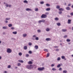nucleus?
<instances>
[{"label":"nucleus","mask_w":73,"mask_h":73,"mask_svg":"<svg viewBox=\"0 0 73 73\" xmlns=\"http://www.w3.org/2000/svg\"><path fill=\"white\" fill-rule=\"evenodd\" d=\"M7 52L8 53H11L12 52V50L9 48H8L7 49Z\"/></svg>","instance_id":"1"},{"label":"nucleus","mask_w":73,"mask_h":73,"mask_svg":"<svg viewBox=\"0 0 73 73\" xmlns=\"http://www.w3.org/2000/svg\"><path fill=\"white\" fill-rule=\"evenodd\" d=\"M47 17V15H45L44 14H42V16H41V17L42 19H45V18H46V17Z\"/></svg>","instance_id":"2"},{"label":"nucleus","mask_w":73,"mask_h":73,"mask_svg":"<svg viewBox=\"0 0 73 73\" xmlns=\"http://www.w3.org/2000/svg\"><path fill=\"white\" fill-rule=\"evenodd\" d=\"M27 68L28 69H31L32 68V65H28L27 66Z\"/></svg>","instance_id":"3"},{"label":"nucleus","mask_w":73,"mask_h":73,"mask_svg":"<svg viewBox=\"0 0 73 73\" xmlns=\"http://www.w3.org/2000/svg\"><path fill=\"white\" fill-rule=\"evenodd\" d=\"M44 69V67H40L38 68V70L39 71H41V70H43Z\"/></svg>","instance_id":"4"},{"label":"nucleus","mask_w":73,"mask_h":73,"mask_svg":"<svg viewBox=\"0 0 73 73\" xmlns=\"http://www.w3.org/2000/svg\"><path fill=\"white\" fill-rule=\"evenodd\" d=\"M44 22H45V20L42 19V20L39 21L38 23H44Z\"/></svg>","instance_id":"5"},{"label":"nucleus","mask_w":73,"mask_h":73,"mask_svg":"<svg viewBox=\"0 0 73 73\" xmlns=\"http://www.w3.org/2000/svg\"><path fill=\"white\" fill-rule=\"evenodd\" d=\"M66 9V10H68V11H69V10H70V7H67Z\"/></svg>","instance_id":"6"},{"label":"nucleus","mask_w":73,"mask_h":73,"mask_svg":"<svg viewBox=\"0 0 73 73\" xmlns=\"http://www.w3.org/2000/svg\"><path fill=\"white\" fill-rule=\"evenodd\" d=\"M26 10L27 11H32V10L31 9H29V8H27L26 9Z\"/></svg>","instance_id":"7"},{"label":"nucleus","mask_w":73,"mask_h":73,"mask_svg":"<svg viewBox=\"0 0 73 73\" xmlns=\"http://www.w3.org/2000/svg\"><path fill=\"white\" fill-rule=\"evenodd\" d=\"M32 68H34V69H36L37 68V66L35 65H33L32 66Z\"/></svg>","instance_id":"8"},{"label":"nucleus","mask_w":73,"mask_h":73,"mask_svg":"<svg viewBox=\"0 0 73 73\" xmlns=\"http://www.w3.org/2000/svg\"><path fill=\"white\" fill-rule=\"evenodd\" d=\"M35 48V49H37L38 48V46L35 45L34 46Z\"/></svg>","instance_id":"9"},{"label":"nucleus","mask_w":73,"mask_h":73,"mask_svg":"<svg viewBox=\"0 0 73 73\" xmlns=\"http://www.w3.org/2000/svg\"><path fill=\"white\" fill-rule=\"evenodd\" d=\"M8 27H3V29H8Z\"/></svg>","instance_id":"10"},{"label":"nucleus","mask_w":73,"mask_h":73,"mask_svg":"<svg viewBox=\"0 0 73 73\" xmlns=\"http://www.w3.org/2000/svg\"><path fill=\"white\" fill-rule=\"evenodd\" d=\"M19 62H21V63H23L24 62V61L22 60H18Z\"/></svg>","instance_id":"11"},{"label":"nucleus","mask_w":73,"mask_h":73,"mask_svg":"<svg viewBox=\"0 0 73 73\" xmlns=\"http://www.w3.org/2000/svg\"><path fill=\"white\" fill-rule=\"evenodd\" d=\"M62 32H66V31H67V30L66 29H62Z\"/></svg>","instance_id":"12"},{"label":"nucleus","mask_w":73,"mask_h":73,"mask_svg":"<svg viewBox=\"0 0 73 73\" xmlns=\"http://www.w3.org/2000/svg\"><path fill=\"white\" fill-rule=\"evenodd\" d=\"M46 41H50V40H51V39L49 38H47L46 39Z\"/></svg>","instance_id":"13"},{"label":"nucleus","mask_w":73,"mask_h":73,"mask_svg":"<svg viewBox=\"0 0 73 73\" xmlns=\"http://www.w3.org/2000/svg\"><path fill=\"white\" fill-rule=\"evenodd\" d=\"M8 26L9 27H12V25L11 24H9L8 25Z\"/></svg>","instance_id":"14"},{"label":"nucleus","mask_w":73,"mask_h":73,"mask_svg":"<svg viewBox=\"0 0 73 73\" xmlns=\"http://www.w3.org/2000/svg\"><path fill=\"white\" fill-rule=\"evenodd\" d=\"M56 25L58 26H60L61 25V23H56Z\"/></svg>","instance_id":"15"},{"label":"nucleus","mask_w":73,"mask_h":73,"mask_svg":"<svg viewBox=\"0 0 73 73\" xmlns=\"http://www.w3.org/2000/svg\"><path fill=\"white\" fill-rule=\"evenodd\" d=\"M46 31H47V32H49V31H50V29L49 28H47L46 30Z\"/></svg>","instance_id":"16"},{"label":"nucleus","mask_w":73,"mask_h":73,"mask_svg":"<svg viewBox=\"0 0 73 73\" xmlns=\"http://www.w3.org/2000/svg\"><path fill=\"white\" fill-rule=\"evenodd\" d=\"M35 11L36 12H37V11H38V9L37 8H36L35 9Z\"/></svg>","instance_id":"17"},{"label":"nucleus","mask_w":73,"mask_h":73,"mask_svg":"<svg viewBox=\"0 0 73 73\" xmlns=\"http://www.w3.org/2000/svg\"><path fill=\"white\" fill-rule=\"evenodd\" d=\"M23 36L24 37H25L27 36V34H23Z\"/></svg>","instance_id":"18"},{"label":"nucleus","mask_w":73,"mask_h":73,"mask_svg":"<svg viewBox=\"0 0 73 73\" xmlns=\"http://www.w3.org/2000/svg\"><path fill=\"white\" fill-rule=\"evenodd\" d=\"M70 22H71V20L70 19L68 20V24H70Z\"/></svg>","instance_id":"19"},{"label":"nucleus","mask_w":73,"mask_h":73,"mask_svg":"<svg viewBox=\"0 0 73 73\" xmlns=\"http://www.w3.org/2000/svg\"><path fill=\"white\" fill-rule=\"evenodd\" d=\"M24 49L25 50H26L27 49V46H24Z\"/></svg>","instance_id":"20"},{"label":"nucleus","mask_w":73,"mask_h":73,"mask_svg":"<svg viewBox=\"0 0 73 73\" xmlns=\"http://www.w3.org/2000/svg\"><path fill=\"white\" fill-rule=\"evenodd\" d=\"M54 20L55 21H58L59 20V19L58 18L56 17L55 18Z\"/></svg>","instance_id":"21"},{"label":"nucleus","mask_w":73,"mask_h":73,"mask_svg":"<svg viewBox=\"0 0 73 73\" xmlns=\"http://www.w3.org/2000/svg\"><path fill=\"white\" fill-rule=\"evenodd\" d=\"M59 10L60 11H64V9L61 8L59 9Z\"/></svg>","instance_id":"22"},{"label":"nucleus","mask_w":73,"mask_h":73,"mask_svg":"<svg viewBox=\"0 0 73 73\" xmlns=\"http://www.w3.org/2000/svg\"><path fill=\"white\" fill-rule=\"evenodd\" d=\"M24 3H26V4H28V2L27 0H25L23 1Z\"/></svg>","instance_id":"23"},{"label":"nucleus","mask_w":73,"mask_h":73,"mask_svg":"<svg viewBox=\"0 0 73 73\" xmlns=\"http://www.w3.org/2000/svg\"><path fill=\"white\" fill-rule=\"evenodd\" d=\"M28 64H32V62L31 61H29L28 62Z\"/></svg>","instance_id":"24"},{"label":"nucleus","mask_w":73,"mask_h":73,"mask_svg":"<svg viewBox=\"0 0 73 73\" xmlns=\"http://www.w3.org/2000/svg\"><path fill=\"white\" fill-rule=\"evenodd\" d=\"M61 60V58H60V57H58L57 58V61H60Z\"/></svg>","instance_id":"25"},{"label":"nucleus","mask_w":73,"mask_h":73,"mask_svg":"<svg viewBox=\"0 0 73 73\" xmlns=\"http://www.w3.org/2000/svg\"><path fill=\"white\" fill-rule=\"evenodd\" d=\"M13 34H14V35H16L17 34V32L16 31H14L13 32Z\"/></svg>","instance_id":"26"},{"label":"nucleus","mask_w":73,"mask_h":73,"mask_svg":"<svg viewBox=\"0 0 73 73\" xmlns=\"http://www.w3.org/2000/svg\"><path fill=\"white\" fill-rule=\"evenodd\" d=\"M50 8H47L46 9V10L47 11H50Z\"/></svg>","instance_id":"27"},{"label":"nucleus","mask_w":73,"mask_h":73,"mask_svg":"<svg viewBox=\"0 0 73 73\" xmlns=\"http://www.w3.org/2000/svg\"><path fill=\"white\" fill-rule=\"evenodd\" d=\"M62 11H59L58 13L59 14H60V15H61V14H62Z\"/></svg>","instance_id":"28"},{"label":"nucleus","mask_w":73,"mask_h":73,"mask_svg":"<svg viewBox=\"0 0 73 73\" xmlns=\"http://www.w3.org/2000/svg\"><path fill=\"white\" fill-rule=\"evenodd\" d=\"M63 73H67V71L66 70H65L63 71Z\"/></svg>","instance_id":"29"},{"label":"nucleus","mask_w":73,"mask_h":73,"mask_svg":"<svg viewBox=\"0 0 73 73\" xmlns=\"http://www.w3.org/2000/svg\"><path fill=\"white\" fill-rule=\"evenodd\" d=\"M29 56V54H26V57H28Z\"/></svg>","instance_id":"30"},{"label":"nucleus","mask_w":73,"mask_h":73,"mask_svg":"<svg viewBox=\"0 0 73 73\" xmlns=\"http://www.w3.org/2000/svg\"><path fill=\"white\" fill-rule=\"evenodd\" d=\"M60 7L59 5H57V6L56 7V8L57 9H60Z\"/></svg>","instance_id":"31"},{"label":"nucleus","mask_w":73,"mask_h":73,"mask_svg":"<svg viewBox=\"0 0 73 73\" xmlns=\"http://www.w3.org/2000/svg\"><path fill=\"white\" fill-rule=\"evenodd\" d=\"M65 56H62V59H63V60H64V59H65Z\"/></svg>","instance_id":"32"},{"label":"nucleus","mask_w":73,"mask_h":73,"mask_svg":"<svg viewBox=\"0 0 73 73\" xmlns=\"http://www.w3.org/2000/svg\"><path fill=\"white\" fill-rule=\"evenodd\" d=\"M67 42H70V40L69 39H67L66 40Z\"/></svg>","instance_id":"33"},{"label":"nucleus","mask_w":73,"mask_h":73,"mask_svg":"<svg viewBox=\"0 0 73 73\" xmlns=\"http://www.w3.org/2000/svg\"><path fill=\"white\" fill-rule=\"evenodd\" d=\"M49 54H50L49 53H47V55H46V57H49Z\"/></svg>","instance_id":"34"},{"label":"nucleus","mask_w":73,"mask_h":73,"mask_svg":"<svg viewBox=\"0 0 73 73\" xmlns=\"http://www.w3.org/2000/svg\"><path fill=\"white\" fill-rule=\"evenodd\" d=\"M18 66H21V63H18Z\"/></svg>","instance_id":"35"},{"label":"nucleus","mask_w":73,"mask_h":73,"mask_svg":"<svg viewBox=\"0 0 73 73\" xmlns=\"http://www.w3.org/2000/svg\"><path fill=\"white\" fill-rule=\"evenodd\" d=\"M60 66H61V64H59L57 66V68H59Z\"/></svg>","instance_id":"36"},{"label":"nucleus","mask_w":73,"mask_h":73,"mask_svg":"<svg viewBox=\"0 0 73 73\" xmlns=\"http://www.w3.org/2000/svg\"><path fill=\"white\" fill-rule=\"evenodd\" d=\"M40 4H43L44 3V2L43 1H41L40 2Z\"/></svg>","instance_id":"37"},{"label":"nucleus","mask_w":73,"mask_h":73,"mask_svg":"<svg viewBox=\"0 0 73 73\" xmlns=\"http://www.w3.org/2000/svg\"><path fill=\"white\" fill-rule=\"evenodd\" d=\"M46 5L47 7H49V6H50V5L49 4L47 3L46 4Z\"/></svg>","instance_id":"38"},{"label":"nucleus","mask_w":73,"mask_h":73,"mask_svg":"<svg viewBox=\"0 0 73 73\" xmlns=\"http://www.w3.org/2000/svg\"><path fill=\"white\" fill-rule=\"evenodd\" d=\"M10 18H6L5 20H10Z\"/></svg>","instance_id":"39"},{"label":"nucleus","mask_w":73,"mask_h":73,"mask_svg":"<svg viewBox=\"0 0 73 73\" xmlns=\"http://www.w3.org/2000/svg\"><path fill=\"white\" fill-rule=\"evenodd\" d=\"M52 70L54 71V70H56V69L53 68L52 69Z\"/></svg>","instance_id":"40"},{"label":"nucleus","mask_w":73,"mask_h":73,"mask_svg":"<svg viewBox=\"0 0 73 73\" xmlns=\"http://www.w3.org/2000/svg\"><path fill=\"white\" fill-rule=\"evenodd\" d=\"M44 50L45 52H48V49H44Z\"/></svg>","instance_id":"41"},{"label":"nucleus","mask_w":73,"mask_h":73,"mask_svg":"<svg viewBox=\"0 0 73 73\" xmlns=\"http://www.w3.org/2000/svg\"><path fill=\"white\" fill-rule=\"evenodd\" d=\"M32 45V43H31V42L29 43V46H31V45Z\"/></svg>","instance_id":"42"},{"label":"nucleus","mask_w":73,"mask_h":73,"mask_svg":"<svg viewBox=\"0 0 73 73\" xmlns=\"http://www.w3.org/2000/svg\"><path fill=\"white\" fill-rule=\"evenodd\" d=\"M19 56H21V55H22V53L21 52H20L19 53Z\"/></svg>","instance_id":"43"},{"label":"nucleus","mask_w":73,"mask_h":73,"mask_svg":"<svg viewBox=\"0 0 73 73\" xmlns=\"http://www.w3.org/2000/svg\"><path fill=\"white\" fill-rule=\"evenodd\" d=\"M11 65H9L7 67V68H11Z\"/></svg>","instance_id":"44"},{"label":"nucleus","mask_w":73,"mask_h":73,"mask_svg":"<svg viewBox=\"0 0 73 73\" xmlns=\"http://www.w3.org/2000/svg\"><path fill=\"white\" fill-rule=\"evenodd\" d=\"M29 53L30 54H32V52L31 51H29Z\"/></svg>","instance_id":"45"},{"label":"nucleus","mask_w":73,"mask_h":73,"mask_svg":"<svg viewBox=\"0 0 73 73\" xmlns=\"http://www.w3.org/2000/svg\"><path fill=\"white\" fill-rule=\"evenodd\" d=\"M35 40H38V37H36L35 38Z\"/></svg>","instance_id":"46"},{"label":"nucleus","mask_w":73,"mask_h":73,"mask_svg":"<svg viewBox=\"0 0 73 73\" xmlns=\"http://www.w3.org/2000/svg\"><path fill=\"white\" fill-rule=\"evenodd\" d=\"M70 15L71 16H73V12L71 13L70 14Z\"/></svg>","instance_id":"47"},{"label":"nucleus","mask_w":73,"mask_h":73,"mask_svg":"<svg viewBox=\"0 0 73 73\" xmlns=\"http://www.w3.org/2000/svg\"><path fill=\"white\" fill-rule=\"evenodd\" d=\"M37 32L40 33V32H41V30H38Z\"/></svg>","instance_id":"48"},{"label":"nucleus","mask_w":73,"mask_h":73,"mask_svg":"<svg viewBox=\"0 0 73 73\" xmlns=\"http://www.w3.org/2000/svg\"><path fill=\"white\" fill-rule=\"evenodd\" d=\"M67 35H66L65 36H64V38H66V37H67Z\"/></svg>","instance_id":"49"},{"label":"nucleus","mask_w":73,"mask_h":73,"mask_svg":"<svg viewBox=\"0 0 73 73\" xmlns=\"http://www.w3.org/2000/svg\"><path fill=\"white\" fill-rule=\"evenodd\" d=\"M56 51H57V52H58V51H59V49H56Z\"/></svg>","instance_id":"50"},{"label":"nucleus","mask_w":73,"mask_h":73,"mask_svg":"<svg viewBox=\"0 0 73 73\" xmlns=\"http://www.w3.org/2000/svg\"><path fill=\"white\" fill-rule=\"evenodd\" d=\"M8 23V21H5V23H6V24H7V23Z\"/></svg>","instance_id":"51"},{"label":"nucleus","mask_w":73,"mask_h":73,"mask_svg":"<svg viewBox=\"0 0 73 73\" xmlns=\"http://www.w3.org/2000/svg\"><path fill=\"white\" fill-rule=\"evenodd\" d=\"M8 4H7L6 3V6L7 7H8Z\"/></svg>","instance_id":"52"},{"label":"nucleus","mask_w":73,"mask_h":73,"mask_svg":"<svg viewBox=\"0 0 73 73\" xmlns=\"http://www.w3.org/2000/svg\"><path fill=\"white\" fill-rule=\"evenodd\" d=\"M54 66V64H52L51 65V66H52V67Z\"/></svg>","instance_id":"53"},{"label":"nucleus","mask_w":73,"mask_h":73,"mask_svg":"<svg viewBox=\"0 0 73 73\" xmlns=\"http://www.w3.org/2000/svg\"><path fill=\"white\" fill-rule=\"evenodd\" d=\"M59 70L60 71L62 70V68H59Z\"/></svg>","instance_id":"54"},{"label":"nucleus","mask_w":73,"mask_h":73,"mask_svg":"<svg viewBox=\"0 0 73 73\" xmlns=\"http://www.w3.org/2000/svg\"><path fill=\"white\" fill-rule=\"evenodd\" d=\"M36 35H34L33 36V37H36Z\"/></svg>","instance_id":"55"},{"label":"nucleus","mask_w":73,"mask_h":73,"mask_svg":"<svg viewBox=\"0 0 73 73\" xmlns=\"http://www.w3.org/2000/svg\"><path fill=\"white\" fill-rule=\"evenodd\" d=\"M67 17L70 18V16H69V15H67Z\"/></svg>","instance_id":"56"},{"label":"nucleus","mask_w":73,"mask_h":73,"mask_svg":"<svg viewBox=\"0 0 73 73\" xmlns=\"http://www.w3.org/2000/svg\"><path fill=\"white\" fill-rule=\"evenodd\" d=\"M71 5V4H69L68 5V6L69 7H70Z\"/></svg>","instance_id":"57"},{"label":"nucleus","mask_w":73,"mask_h":73,"mask_svg":"<svg viewBox=\"0 0 73 73\" xmlns=\"http://www.w3.org/2000/svg\"><path fill=\"white\" fill-rule=\"evenodd\" d=\"M54 48H58V46H54Z\"/></svg>","instance_id":"58"},{"label":"nucleus","mask_w":73,"mask_h":73,"mask_svg":"<svg viewBox=\"0 0 73 73\" xmlns=\"http://www.w3.org/2000/svg\"><path fill=\"white\" fill-rule=\"evenodd\" d=\"M11 40H15V38H11Z\"/></svg>","instance_id":"59"},{"label":"nucleus","mask_w":73,"mask_h":73,"mask_svg":"<svg viewBox=\"0 0 73 73\" xmlns=\"http://www.w3.org/2000/svg\"><path fill=\"white\" fill-rule=\"evenodd\" d=\"M8 6L9 7V8H10V7H11V5H9Z\"/></svg>","instance_id":"60"},{"label":"nucleus","mask_w":73,"mask_h":73,"mask_svg":"<svg viewBox=\"0 0 73 73\" xmlns=\"http://www.w3.org/2000/svg\"><path fill=\"white\" fill-rule=\"evenodd\" d=\"M11 29H14V27H12L11 28Z\"/></svg>","instance_id":"61"},{"label":"nucleus","mask_w":73,"mask_h":73,"mask_svg":"<svg viewBox=\"0 0 73 73\" xmlns=\"http://www.w3.org/2000/svg\"><path fill=\"white\" fill-rule=\"evenodd\" d=\"M46 15H48V14H49V13L47 12L46 13Z\"/></svg>","instance_id":"62"},{"label":"nucleus","mask_w":73,"mask_h":73,"mask_svg":"<svg viewBox=\"0 0 73 73\" xmlns=\"http://www.w3.org/2000/svg\"><path fill=\"white\" fill-rule=\"evenodd\" d=\"M2 57H1V56H0V60H1V59Z\"/></svg>","instance_id":"63"},{"label":"nucleus","mask_w":73,"mask_h":73,"mask_svg":"<svg viewBox=\"0 0 73 73\" xmlns=\"http://www.w3.org/2000/svg\"><path fill=\"white\" fill-rule=\"evenodd\" d=\"M4 73H7V71H5V72H3Z\"/></svg>","instance_id":"64"}]
</instances>
